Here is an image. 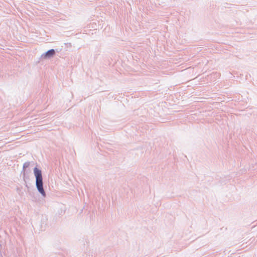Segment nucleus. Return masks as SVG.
Returning a JSON list of instances; mask_svg holds the SVG:
<instances>
[{
  "instance_id": "1",
  "label": "nucleus",
  "mask_w": 257,
  "mask_h": 257,
  "mask_svg": "<svg viewBox=\"0 0 257 257\" xmlns=\"http://www.w3.org/2000/svg\"><path fill=\"white\" fill-rule=\"evenodd\" d=\"M33 171L36 178V187L37 190L42 197H46V193L44 188V182L42 171L36 166L34 168Z\"/></svg>"
},
{
  "instance_id": "2",
  "label": "nucleus",
  "mask_w": 257,
  "mask_h": 257,
  "mask_svg": "<svg viewBox=\"0 0 257 257\" xmlns=\"http://www.w3.org/2000/svg\"><path fill=\"white\" fill-rule=\"evenodd\" d=\"M30 162L28 161L24 163L23 169L21 172V174L23 176V180L26 183L27 180L29 179V176L27 173L26 169L30 166Z\"/></svg>"
},
{
  "instance_id": "3",
  "label": "nucleus",
  "mask_w": 257,
  "mask_h": 257,
  "mask_svg": "<svg viewBox=\"0 0 257 257\" xmlns=\"http://www.w3.org/2000/svg\"><path fill=\"white\" fill-rule=\"evenodd\" d=\"M56 54V50L51 49L48 50L41 55V57L43 59H50L53 57Z\"/></svg>"
}]
</instances>
